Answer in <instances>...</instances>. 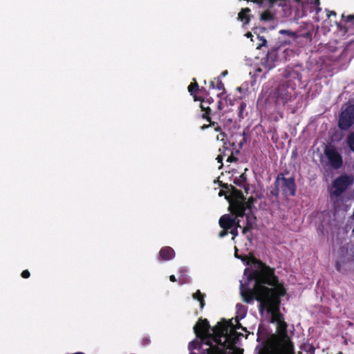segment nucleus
Here are the masks:
<instances>
[{
	"label": "nucleus",
	"instance_id": "nucleus-1",
	"mask_svg": "<svg viewBox=\"0 0 354 354\" xmlns=\"http://www.w3.org/2000/svg\"><path fill=\"white\" fill-rule=\"evenodd\" d=\"M277 283L274 270L265 264L260 263L259 268L247 277V282L241 281L240 292L246 303L254 299L260 301L261 309L270 305V299L274 295V290L265 285L275 286Z\"/></svg>",
	"mask_w": 354,
	"mask_h": 354
},
{
	"label": "nucleus",
	"instance_id": "nucleus-2",
	"mask_svg": "<svg viewBox=\"0 0 354 354\" xmlns=\"http://www.w3.org/2000/svg\"><path fill=\"white\" fill-rule=\"evenodd\" d=\"M223 187L228 189L231 195L234 197L233 202V214L236 215L235 218H232L230 215L222 216L219 219V225L223 229L231 230L230 233L234 236L238 235V227H242L241 225V218L246 217L247 225L243 227L242 233L246 234L252 228V224L250 222L252 218L250 209L245 201L241 191L236 189L232 185H223Z\"/></svg>",
	"mask_w": 354,
	"mask_h": 354
},
{
	"label": "nucleus",
	"instance_id": "nucleus-3",
	"mask_svg": "<svg viewBox=\"0 0 354 354\" xmlns=\"http://www.w3.org/2000/svg\"><path fill=\"white\" fill-rule=\"evenodd\" d=\"M193 328L196 337H201L203 336V338L207 340V344H208V342L211 340L221 343V338L223 337L225 338V340L228 339L227 328L226 326H218L212 328L206 319H200L199 322L194 325Z\"/></svg>",
	"mask_w": 354,
	"mask_h": 354
},
{
	"label": "nucleus",
	"instance_id": "nucleus-4",
	"mask_svg": "<svg viewBox=\"0 0 354 354\" xmlns=\"http://www.w3.org/2000/svg\"><path fill=\"white\" fill-rule=\"evenodd\" d=\"M297 186L294 177H285L283 173L277 174L273 187L270 191L272 196L276 198H279V194L285 198L294 196L296 194Z\"/></svg>",
	"mask_w": 354,
	"mask_h": 354
},
{
	"label": "nucleus",
	"instance_id": "nucleus-5",
	"mask_svg": "<svg viewBox=\"0 0 354 354\" xmlns=\"http://www.w3.org/2000/svg\"><path fill=\"white\" fill-rule=\"evenodd\" d=\"M354 183V177L348 175H341L336 178L330 189V198L337 199L353 184Z\"/></svg>",
	"mask_w": 354,
	"mask_h": 354
},
{
	"label": "nucleus",
	"instance_id": "nucleus-6",
	"mask_svg": "<svg viewBox=\"0 0 354 354\" xmlns=\"http://www.w3.org/2000/svg\"><path fill=\"white\" fill-rule=\"evenodd\" d=\"M285 52L281 46L271 47L268 51L266 57L262 59V64L268 70H270L275 66V62L281 60L282 57L280 56Z\"/></svg>",
	"mask_w": 354,
	"mask_h": 354
},
{
	"label": "nucleus",
	"instance_id": "nucleus-7",
	"mask_svg": "<svg viewBox=\"0 0 354 354\" xmlns=\"http://www.w3.org/2000/svg\"><path fill=\"white\" fill-rule=\"evenodd\" d=\"M354 124V104L348 105L339 115L338 126L342 130H347Z\"/></svg>",
	"mask_w": 354,
	"mask_h": 354
},
{
	"label": "nucleus",
	"instance_id": "nucleus-8",
	"mask_svg": "<svg viewBox=\"0 0 354 354\" xmlns=\"http://www.w3.org/2000/svg\"><path fill=\"white\" fill-rule=\"evenodd\" d=\"M324 152L332 167L338 169L342 166V158L335 148H326Z\"/></svg>",
	"mask_w": 354,
	"mask_h": 354
},
{
	"label": "nucleus",
	"instance_id": "nucleus-9",
	"mask_svg": "<svg viewBox=\"0 0 354 354\" xmlns=\"http://www.w3.org/2000/svg\"><path fill=\"white\" fill-rule=\"evenodd\" d=\"M303 67L301 65H295L294 66H288L284 72V76L287 78L297 80L301 81V71Z\"/></svg>",
	"mask_w": 354,
	"mask_h": 354
},
{
	"label": "nucleus",
	"instance_id": "nucleus-10",
	"mask_svg": "<svg viewBox=\"0 0 354 354\" xmlns=\"http://www.w3.org/2000/svg\"><path fill=\"white\" fill-rule=\"evenodd\" d=\"M272 322L277 324L278 331L281 334H285L287 330V324L283 321L282 315L275 312L272 316Z\"/></svg>",
	"mask_w": 354,
	"mask_h": 354
},
{
	"label": "nucleus",
	"instance_id": "nucleus-11",
	"mask_svg": "<svg viewBox=\"0 0 354 354\" xmlns=\"http://www.w3.org/2000/svg\"><path fill=\"white\" fill-rule=\"evenodd\" d=\"M160 258L165 261L172 259L175 256L174 250L171 247L162 248L159 252Z\"/></svg>",
	"mask_w": 354,
	"mask_h": 354
},
{
	"label": "nucleus",
	"instance_id": "nucleus-12",
	"mask_svg": "<svg viewBox=\"0 0 354 354\" xmlns=\"http://www.w3.org/2000/svg\"><path fill=\"white\" fill-rule=\"evenodd\" d=\"M234 183L239 187L244 189V190L248 193L250 188L249 185L247 183V178L245 174H242L239 176L235 178Z\"/></svg>",
	"mask_w": 354,
	"mask_h": 354
},
{
	"label": "nucleus",
	"instance_id": "nucleus-13",
	"mask_svg": "<svg viewBox=\"0 0 354 354\" xmlns=\"http://www.w3.org/2000/svg\"><path fill=\"white\" fill-rule=\"evenodd\" d=\"M250 12V8H243L238 15L239 20L241 21H244V24H248L250 20L251 15L249 14Z\"/></svg>",
	"mask_w": 354,
	"mask_h": 354
},
{
	"label": "nucleus",
	"instance_id": "nucleus-14",
	"mask_svg": "<svg viewBox=\"0 0 354 354\" xmlns=\"http://www.w3.org/2000/svg\"><path fill=\"white\" fill-rule=\"evenodd\" d=\"M236 308L237 317L239 319L244 318L247 313L246 307L241 304H237L236 306Z\"/></svg>",
	"mask_w": 354,
	"mask_h": 354
},
{
	"label": "nucleus",
	"instance_id": "nucleus-15",
	"mask_svg": "<svg viewBox=\"0 0 354 354\" xmlns=\"http://www.w3.org/2000/svg\"><path fill=\"white\" fill-rule=\"evenodd\" d=\"M205 295L203 294L199 290H198L195 293L193 294L192 297L198 300L200 302L201 308H203L205 306Z\"/></svg>",
	"mask_w": 354,
	"mask_h": 354
},
{
	"label": "nucleus",
	"instance_id": "nucleus-16",
	"mask_svg": "<svg viewBox=\"0 0 354 354\" xmlns=\"http://www.w3.org/2000/svg\"><path fill=\"white\" fill-rule=\"evenodd\" d=\"M186 271L187 270L185 268H182L180 270V273L181 274L178 279L180 284L188 283L190 282V278L186 274H184V272Z\"/></svg>",
	"mask_w": 354,
	"mask_h": 354
},
{
	"label": "nucleus",
	"instance_id": "nucleus-17",
	"mask_svg": "<svg viewBox=\"0 0 354 354\" xmlns=\"http://www.w3.org/2000/svg\"><path fill=\"white\" fill-rule=\"evenodd\" d=\"M274 16L270 11H265L260 15V19L265 21H271L274 19Z\"/></svg>",
	"mask_w": 354,
	"mask_h": 354
},
{
	"label": "nucleus",
	"instance_id": "nucleus-18",
	"mask_svg": "<svg viewBox=\"0 0 354 354\" xmlns=\"http://www.w3.org/2000/svg\"><path fill=\"white\" fill-rule=\"evenodd\" d=\"M346 142L349 148L354 153V133H351L348 134L346 138Z\"/></svg>",
	"mask_w": 354,
	"mask_h": 354
},
{
	"label": "nucleus",
	"instance_id": "nucleus-19",
	"mask_svg": "<svg viewBox=\"0 0 354 354\" xmlns=\"http://www.w3.org/2000/svg\"><path fill=\"white\" fill-rule=\"evenodd\" d=\"M205 101H202L201 107L203 110L205 111V113L203 115V118H206L207 120H209V118H208V115L210 113L211 109L209 106H206V104Z\"/></svg>",
	"mask_w": 354,
	"mask_h": 354
},
{
	"label": "nucleus",
	"instance_id": "nucleus-20",
	"mask_svg": "<svg viewBox=\"0 0 354 354\" xmlns=\"http://www.w3.org/2000/svg\"><path fill=\"white\" fill-rule=\"evenodd\" d=\"M247 104L245 102H242L239 106V116L240 118L243 119L245 117V111L246 109Z\"/></svg>",
	"mask_w": 354,
	"mask_h": 354
},
{
	"label": "nucleus",
	"instance_id": "nucleus-21",
	"mask_svg": "<svg viewBox=\"0 0 354 354\" xmlns=\"http://www.w3.org/2000/svg\"><path fill=\"white\" fill-rule=\"evenodd\" d=\"M257 39L259 41V43L257 44V48H261L263 46H265L267 44L266 39L263 36H260L259 34H257Z\"/></svg>",
	"mask_w": 354,
	"mask_h": 354
},
{
	"label": "nucleus",
	"instance_id": "nucleus-22",
	"mask_svg": "<svg viewBox=\"0 0 354 354\" xmlns=\"http://www.w3.org/2000/svg\"><path fill=\"white\" fill-rule=\"evenodd\" d=\"M346 18L345 21L348 24V26L354 28V15H348Z\"/></svg>",
	"mask_w": 354,
	"mask_h": 354
},
{
	"label": "nucleus",
	"instance_id": "nucleus-23",
	"mask_svg": "<svg viewBox=\"0 0 354 354\" xmlns=\"http://www.w3.org/2000/svg\"><path fill=\"white\" fill-rule=\"evenodd\" d=\"M194 82L193 84H191L188 86L189 91L191 93V94H193L198 89V85L195 80H194Z\"/></svg>",
	"mask_w": 354,
	"mask_h": 354
},
{
	"label": "nucleus",
	"instance_id": "nucleus-24",
	"mask_svg": "<svg viewBox=\"0 0 354 354\" xmlns=\"http://www.w3.org/2000/svg\"><path fill=\"white\" fill-rule=\"evenodd\" d=\"M279 33L281 35H288V36H290L292 37H295V33H294L288 30H281L279 31Z\"/></svg>",
	"mask_w": 354,
	"mask_h": 354
},
{
	"label": "nucleus",
	"instance_id": "nucleus-25",
	"mask_svg": "<svg viewBox=\"0 0 354 354\" xmlns=\"http://www.w3.org/2000/svg\"><path fill=\"white\" fill-rule=\"evenodd\" d=\"M197 342L196 341H192L191 342H189V346H188V348L190 351L193 350V349H195L196 348V345H197Z\"/></svg>",
	"mask_w": 354,
	"mask_h": 354
},
{
	"label": "nucleus",
	"instance_id": "nucleus-26",
	"mask_svg": "<svg viewBox=\"0 0 354 354\" xmlns=\"http://www.w3.org/2000/svg\"><path fill=\"white\" fill-rule=\"evenodd\" d=\"M216 88L218 90H223L224 89V84H223V83L221 80H218Z\"/></svg>",
	"mask_w": 354,
	"mask_h": 354
},
{
	"label": "nucleus",
	"instance_id": "nucleus-27",
	"mask_svg": "<svg viewBox=\"0 0 354 354\" xmlns=\"http://www.w3.org/2000/svg\"><path fill=\"white\" fill-rule=\"evenodd\" d=\"M21 277L23 278H28L30 277V272L28 270H24L21 273Z\"/></svg>",
	"mask_w": 354,
	"mask_h": 354
},
{
	"label": "nucleus",
	"instance_id": "nucleus-28",
	"mask_svg": "<svg viewBox=\"0 0 354 354\" xmlns=\"http://www.w3.org/2000/svg\"><path fill=\"white\" fill-rule=\"evenodd\" d=\"M227 230H228L223 229V230H222L219 233V234H218L219 237L220 238H223L224 236H225L227 234Z\"/></svg>",
	"mask_w": 354,
	"mask_h": 354
},
{
	"label": "nucleus",
	"instance_id": "nucleus-29",
	"mask_svg": "<svg viewBox=\"0 0 354 354\" xmlns=\"http://www.w3.org/2000/svg\"><path fill=\"white\" fill-rule=\"evenodd\" d=\"M237 160L236 158L234 157L233 156H230L227 157V161L229 162H232L234 161H236Z\"/></svg>",
	"mask_w": 354,
	"mask_h": 354
},
{
	"label": "nucleus",
	"instance_id": "nucleus-30",
	"mask_svg": "<svg viewBox=\"0 0 354 354\" xmlns=\"http://www.w3.org/2000/svg\"><path fill=\"white\" fill-rule=\"evenodd\" d=\"M234 257L236 258V259H241L243 261H244V259H243V257L241 256H239L238 254V250L237 248L235 247V253H234Z\"/></svg>",
	"mask_w": 354,
	"mask_h": 354
},
{
	"label": "nucleus",
	"instance_id": "nucleus-31",
	"mask_svg": "<svg viewBox=\"0 0 354 354\" xmlns=\"http://www.w3.org/2000/svg\"><path fill=\"white\" fill-rule=\"evenodd\" d=\"M288 349L289 350L290 352L292 353V354H294L293 353V345L291 342H290L288 344Z\"/></svg>",
	"mask_w": 354,
	"mask_h": 354
},
{
	"label": "nucleus",
	"instance_id": "nucleus-32",
	"mask_svg": "<svg viewBox=\"0 0 354 354\" xmlns=\"http://www.w3.org/2000/svg\"><path fill=\"white\" fill-rule=\"evenodd\" d=\"M310 3H314L315 6H319V0H310Z\"/></svg>",
	"mask_w": 354,
	"mask_h": 354
},
{
	"label": "nucleus",
	"instance_id": "nucleus-33",
	"mask_svg": "<svg viewBox=\"0 0 354 354\" xmlns=\"http://www.w3.org/2000/svg\"><path fill=\"white\" fill-rule=\"evenodd\" d=\"M222 105H223V102H222L221 100H219V101L218 102V104H217V106H218V109L219 110H221V109H222Z\"/></svg>",
	"mask_w": 354,
	"mask_h": 354
},
{
	"label": "nucleus",
	"instance_id": "nucleus-34",
	"mask_svg": "<svg viewBox=\"0 0 354 354\" xmlns=\"http://www.w3.org/2000/svg\"><path fill=\"white\" fill-rule=\"evenodd\" d=\"M245 36H246L248 38H250V37H253L252 34L251 32H247V33L245 34ZM251 40H252V41H254V40L252 39V38H251Z\"/></svg>",
	"mask_w": 354,
	"mask_h": 354
},
{
	"label": "nucleus",
	"instance_id": "nucleus-35",
	"mask_svg": "<svg viewBox=\"0 0 354 354\" xmlns=\"http://www.w3.org/2000/svg\"><path fill=\"white\" fill-rule=\"evenodd\" d=\"M169 279H170V281H172V282H175V281H176V277H175V276H174V275H171V276L169 277Z\"/></svg>",
	"mask_w": 354,
	"mask_h": 354
},
{
	"label": "nucleus",
	"instance_id": "nucleus-36",
	"mask_svg": "<svg viewBox=\"0 0 354 354\" xmlns=\"http://www.w3.org/2000/svg\"><path fill=\"white\" fill-rule=\"evenodd\" d=\"M216 160H217V161H218V162H222V160H223V156H221V155L218 156H217V158H216Z\"/></svg>",
	"mask_w": 354,
	"mask_h": 354
},
{
	"label": "nucleus",
	"instance_id": "nucleus-37",
	"mask_svg": "<svg viewBox=\"0 0 354 354\" xmlns=\"http://www.w3.org/2000/svg\"><path fill=\"white\" fill-rule=\"evenodd\" d=\"M149 339L148 338L143 339V344L145 345H147L149 344Z\"/></svg>",
	"mask_w": 354,
	"mask_h": 354
},
{
	"label": "nucleus",
	"instance_id": "nucleus-38",
	"mask_svg": "<svg viewBox=\"0 0 354 354\" xmlns=\"http://www.w3.org/2000/svg\"><path fill=\"white\" fill-rule=\"evenodd\" d=\"M327 15H328V17H330L331 15H336V13H335V12H334V11H331V12H330V13H329V14H328Z\"/></svg>",
	"mask_w": 354,
	"mask_h": 354
},
{
	"label": "nucleus",
	"instance_id": "nucleus-39",
	"mask_svg": "<svg viewBox=\"0 0 354 354\" xmlns=\"http://www.w3.org/2000/svg\"><path fill=\"white\" fill-rule=\"evenodd\" d=\"M225 194V192L223 190H221L218 193L219 196H222Z\"/></svg>",
	"mask_w": 354,
	"mask_h": 354
},
{
	"label": "nucleus",
	"instance_id": "nucleus-40",
	"mask_svg": "<svg viewBox=\"0 0 354 354\" xmlns=\"http://www.w3.org/2000/svg\"><path fill=\"white\" fill-rule=\"evenodd\" d=\"M209 84H210V85H209L210 88H215L214 82L213 81H211Z\"/></svg>",
	"mask_w": 354,
	"mask_h": 354
},
{
	"label": "nucleus",
	"instance_id": "nucleus-41",
	"mask_svg": "<svg viewBox=\"0 0 354 354\" xmlns=\"http://www.w3.org/2000/svg\"><path fill=\"white\" fill-rule=\"evenodd\" d=\"M245 138H243V141L240 142L239 143V145H240V148L242 147L243 145V142H245Z\"/></svg>",
	"mask_w": 354,
	"mask_h": 354
},
{
	"label": "nucleus",
	"instance_id": "nucleus-42",
	"mask_svg": "<svg viewBox=\"0 0 354 354\" xmlns=\"http://www.w3.org/2000/svg\"><path fill=\"white\" fill-rule=\"evenodd\" d=\"M227 74V71H223V72L221 73V75H222L223 77H224V76H225Z\"/></svg>",
	"mask_w": 354,
	"mask_h": 354
},
{
	"label": "nucleus",
	"instance_id": "nucleus-43",
	"mask_svg": "<svg viewBox=\"0 0 354 354\" xmlns=\"http://www.w3.org/2000/svg\"><path fill=\"white\" fill-rule=\"evenodd\" d=\"M242 328L243 330H245V328L242 327V326H241V324H239V325L237 326L236 328Z\"/></svg>",
	"mask_w": 354,
	"mask_h": 354
},
{
	"label": "nucleus",
	"instance_id": "nucleus-44",
	"mask_svg": "<svg viewBox=\"0 0 354 354\" xmlns=\"http://www.w3.org/2000/svg\"><path fill=\"white\" fill-rule=\"evenodd\" d=\"M246 236H247V239H248L250 241H251V238H250V236L249 235H247Z\"/></svg>",
	"mask_w": 354,
	"mask_h": 354
},
{
	"label": "nucleus",
	"instance_id": "nucleus-45",
	"mask_svg": "<svg viewBox=\"0 0 354 354\" xmlns=\"http://www.w3.org/2000/svg\"><path fill=\"white\" fill-rule=\"evenodd\" d=\"M321 10V8L319 7H317V12H319Z\"/></svg>",
	"mask_w": 354,
	"mask_h": 354
},
{
	"label": "nucleus",
	"instance_id": "nucleus-46",
	"mask_svg": "<svg viewBox=\"0 0 354 354\" xmlns=\"http://www.w3.org/2000/svg\"><path fill=\"white\" fill-rule=\"evenodd\" d=\"M248 270L247 268H246V269H245V271H244V274H245V275H246V272H248Z\"/></svg>",
	"mask_w": 354,
	"mask_h": 354
},
{
	"label": "nucleus",
	"instance_id": "nucleus-47",
	"mask_svg": "<svg viewBox=\"0 0 354 354\" xmlns=\"http://www.w3.org/2000/svg\"><path fill=\"white\" fill-rule=\"evenodd\" d=\"M189 354H197V353H194V352H191Z\"/></svg>",
	"mask_w": 354,
	"mask_h": 354
},
{
	"label": "nucleus",
	"instance_id": "nucleus-48",
	"mask_svg": "<svg viewBox=\"0 0 354 354\" xmlns=\"http://www.w3.org/2000/svg\"><path fill=\"white\" fill-rule=\"evenodd\" d=\"M352 234H354V227H353V231H352Z\"/></svg>",
	"mask_w": 354,
	"mask_h": 354
},
{
	"label": "nucleus",
	"instance_id": "nucleus-49",
	"mask_svg": "<svg viewBox=\"0 0 354 354\" xmlns=\"http://www.w3.org/2000/svg\"><path fill=\"white\" fill-rule=\"evenodd\" d=\"M337 354H342V352H339V353H337Z\"/></svg>",
	"mask_w": 354,
	"mask_h": 354
}]
</instances>
